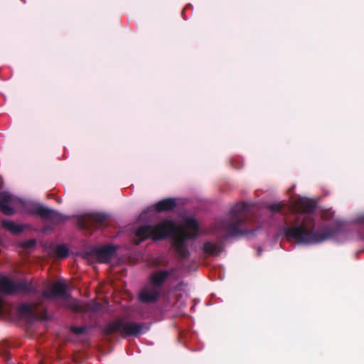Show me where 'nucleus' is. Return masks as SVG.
I'll return each instance as SVG.
<instances>
[{"label": "nucleus", "mask_w": 364, "mask_h": 364, "mask_svg": "<svg viewBox=\"0 0 364 364\" xmlns=\"http://www.w3.org/2000/svg\"><path fill=\"white\" fill-rule=\"evenodd\" d=\"M185 224L187 228L191 229L194 230L196 232L198 230V224L195 218H189L186 219Z\"/></svg>", "instance_id": "obj_18"}, {"label": "nucleus", "mask_w": 364, "mask_h": 364, "mask_svg": "<svg viewBox=\"0 0 364 364\" xmlns=\"http://www.w3.org/2000/svg\"><path fill=\"white\" fill-rule=\"evenodd\" d=\"M1 226L5 230H6L7 231L10 232L14 235L20 234L23 231L24 229L23 225L16 224L13 221L6 220H3L1 221Z\"/></svg>", "instance_id": "obj_15"}, {"label": "nucleus", "mask_w": 364, "mask_h": 364, "mask_svg": "<svg viewBox=\"0 0 364 364\" xmlns=\"http://www.w3.org/2000/svg\"><path fill=\"white\" fill-rule=\"evenodd\" d=\"M315 220L306 216L301 222L297 217L293 224L284 228V234L288 240H294L301 244H316L333 237L336 230L326 228L321 230H315Z\"/></svg>", "instance_id": "obj_1"}, {"label": "nucleus", "mask_w": 364, "mask_h": 364, "mask_svg": "<svg viewBox=\"0 0 364 364\" xmlns=\"http://www.w3.org/2000/svg\"><path fill=\"white\" fill-rule=\"evenodd\" d=\"M2 309H3L2 301L0 299V314L2 312Z\"/></svg>", "instance_id": "obj_23"}, {"label": "nucleus", "mask_w": 364, "mask_h": 364, "mask_svg": "<svg viewBox=\"0 0 364 364\" xmlns=\"http://www.w3.org/2000/svg\"><path fill=\"white\" fill-rule=\"evenodd\" d=\"M196 236V232L193 234H189L179 225H178L176 232L171 235V237H172L173 240L172 246L181 259H186L188 258L190 252L188 249L186 241L188 239L194 238Z\"/></svg>", "instance_id": "obj_9"}, {"label": "nucleus", "mask_w": 364, "mask_h": 364, "mask_svg": "<svg viewBox=\"0 0 364 364\" xmlns=\"http://www.w3.org/2000/svg\"><path fill=\"white\" fill-rule=\"evenodd\" d=\"M117 248L112 245H105L101 247H93L82 253V257L85 259H96L101 263L109 262L114 256Z\"/></svg>", "instance_id": "obj_10"}, {"label": "nucleus", "mask_w": 364, "mask_h": 364, "mask_svg": "<svg viewBox=\"0 0 364 364\" xmlns=\"http://www.w3.org/2000/svg\"><path fill=\"white\" fill-rule=\"evenodd\" d=\"M70 331L76 335H81L86 332L87 327L86 326H72L70 328Z\"/></svg>", "instance_id": "obj_21"}, {"label": "nucleus", "mask_w": 364, "mask_h": 364, "mask_svg": "<svg viewBox=\"0 0 364 364\" xmlns=\"http://www.w3.org/2000/svg\"><path fill=\"white\" fill-rule=\"evenodd\" d=\"M23 208L25 213L39 216L41 218L49 220L54 224H58L65 218L57 210L36 202H26L23 204Z\"/></svg>", "instance_id": "obj_8"}, {"label": "nucleus", "mask_w": 364, "mask_h": 364, "mask_svg": "<svg viewBox=\"0 0 364 364\" xmlns=\"http://www.w3.org/2000/svg\"><path fill=\"white\" fill-rule=\"evenodd\" d=\"M360 220L364 223V215L361 216L360 218Z\"/></svg>", "instance_id": "obj_24"}, {"label": "nucleus", "mask_w": 364, "mask_h": 364, "mask_svg": "<svg viewBox=\"0 0 364 364\" xmlns=\"http://www.w3.org/2000/svg\"><path fill=\"white\" fill-rule=\"evenodd\" d=\"M285 207L284 204L282 203H272L267 208L272 213H277L282 211Z\"/></svg>", "instance_id": "obj_20"}, {"label": "nucleus", "mask_w": 364, "mask_h": 364, "mask_svg": "<svg viewBox=\"0 0 364 364\" xmlns=\"http://www.w3.org/2000/svg\"><path fill=\"white\" fill-rule=\"evenodd\" d=\"M177 205L173 198H167L159 200L155 204V210L158 213L168 212L173 210Z\"/></svg>", "instance_id": "obj_14"}, {"label": "nucleus", "mask_w": 364, "mask_h": 364, "mask_svg": "<svg viewBox=\"0 0 364 364\" xmlns=\"http://www.w3.org/2000/svg\"><path fill=\"white\" fill-rule=\"evenodd\" d=\"M56 255L60 258H65L69 255L68 248L65 245H58L55 248Z\"/></svg>", "instance_id": "obj_17"}, {"label": "nucleus", "mask_w": 364, "mask_h": 364, "mask_svg": "<svg viewBox=\"0 0 364 364\" xmlns=\"http://www.w3.org/2000/svg\"><path fill=\"white\" fill-rule=\"evenodd\" d=\"M0 292L6 295L38 294V286L26 279L15 282L7 276H0Z\"/></svg>", "instance_id": "obj_7"}, {"label": "nucleus", "mask_w": 364, "mask_h": 364, "mask_svg": "<svg viewBox=\"0 0 364 364\" xmlns=\"http://www.w3.org/2000/svg\"><path fill=\"white\" fill-rule=\"evenodd\" d=\"M0 355L7 360L11 358L9 353V346L6 342H2L0 343Z\"/></svg>", "instance_id": "obj_19"}, {"label": "nucleus", "mask_w": 364, "mask_h": 364, "mask_svg": "<svg viewBox=\"0 0 364 364\" xmlns=\"http://www.w3.org/2000/svg\"><path fill=\"white\" fill-rule=\"evenodd\" d=\"M14 203V196L7 192L0 193V212L6 215H12L15 210L12 205Z\"/></svg>", "instance_id": "obj_13"}, {"label": "nucleus", "mask_w": 364, "mask_h": 364, "mask_svg": "<svg viewBox=\"0 0 364 364\" xmlns=\"http://www.w3.org/2000/svg\"><path fill=\"white\" fill-rule=\"evenodd\" d=\"M107 219V216L102 213H95L82 216L79 220L80 226L83 229H89L94 225H101Z\"/></svg>", "instance_id": "obj_12"}, {"label": "nucleus", "mask_w": 364, "mask_h": 364, "mask_svg": "<svg viewBox=\"0 0 364 364\" xmlns=\"http://www.w3.org/2000/svg\"><path fill=\"white\" fill-rule=\"evenodd\" d=\"M67 285L62 282H55L49 289L44 290L41 294H34L36 301L32 303H23L18 306V311L23 314H33L38 307L43 304L42 298L53 299L60 298L61 301L58 302V307H64L72 310L74 312L85 311L87 309L82 306L77 299L72 297L67 292Z\"/></svg>", "instance_id": "obj_2"}, {"label": "nucleus", "mask_w": 364, "mask_h": 364, "mask_svg": "<svg viewBox=\"0 0 364 364\" xmlns=\"http://www.w3.org/2000/svg\"><path fill=\"white\" fill-rule=\"evenodd\" d=\"M249 217V206L246 203L236 204L230 212V216L220 223V230L227 237L252 235L255 230H249L245 223Z\"/></svg>", "instance_id": "obj_3"}, {"label": "nucleus", "mask_w": 364, "mask_h": 364, "mask_svg": "<svg viewBox=\"0 0 364 364\" xmlns=\"http://www.w3.org/2000/svg\"><path fill=\"white\" fill-rule=\"evenodd\" d=\"M294 210L299 213H312L316 208V203L309 198L299 197L293 203Z\"/></svg>", "instance_id": "obj_11"}, {"label": "nucleus", "mask_w": 364, "mask_h": 364, "mask_svg": "<svg viewBox=\"0 0 364 364\" xmlns=\"http://www.w3.org/2000/svg\"><path fill=\"white\" fill-rule=\"evenodd\" d=\"M178 229V225L172 220L164 219L156 225H144L138 228L136 236L139 240L135 241L136 245L141 242L151 238L154 241L163 240L171 237Z\"/></svg>", "instance_id": "obj_4"}, {"label": "nucleus", "mask_w": 364, "mask_h": 364, "mask_svg": "<svg viewBox=\"0 0 364 364\" xmlns=\"http://www.w3.org/2000/svg\"><path fill=\"white\" fill-rule=\"evenodd\" d=\"M36 240H29L23 242V247L27 249H31L35 247Z\"/></svg>", "instance_id": "obj_22"}, {"label": "nucleus", "mask_w": 364, "mask_h": 364, "mask_svg": "<svg viewBox=\"0 0 364 364\" xmlns=\"http://www.w3.org/2000/svg\"><path fill=\"white\" fill-rule=\"evenodd\" d=\"M203 251L208 255L214 256L221 252V249L215 244L211 242H205L203 245Z\"/></svg>", "instance_id": "obj_16"}, {"label": "nucleus", "mask_w": 364, "mask_h": 364, "mask_svg": "<svg viewBox=\"0 0 364 364\" xmlns=\"http://www.w3.org/2000/svg\"><path fill=\"white\" fill-rule=\"evenodd\" d=\"M175 272V269L170 270L160 269L152 273L149 279V284L143 288L139 294V299L144 304H151L157 301L161 295L164 283Z\"/></svg>", "instance_id": "obj_5"}, {"label": "nucleus", "mask_w": 364, "mask_h": 364, "mask_svg": "<svg viewBox=\"0 0 364 364\" xmlns=\"http://www.w3.org/2000/svg\"><path fill=\"white\" fill-rule=\"evenodd\" d=\"M149 329V326L146 323L127 321L123 318H117L106 325L103 329V333L107 336H109L119 332L122 338L129 336L138 337L139 335L148 331Z\"/></svg>", "instance_id": "obj_6"}]
</instances>
